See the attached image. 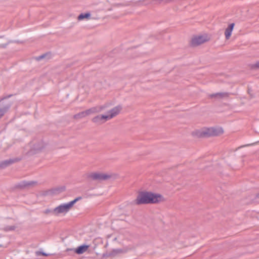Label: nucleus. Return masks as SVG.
I'll list each match as a JSON object with an SVG mask.
<instances>
[{
    "label": "nucleus",
    "instance_id": "f257e3e1",
    "mask_svg": "<svg viewBox=\"0 0 259 259\" xmlns=\"http://www.w3.org/2000/svg\"><path fill=\"white\" fill-rule=\"evenodd\" d=\"M164 201V198L160 194L143 191L139 193L135 203L137 205L158 204Z\"/></svg>",
    "mask_w": 259,
    "mask_h": 259
},
{
    "label": "nucleus",
    "instance_id": "f03ea898",
    "mask_svg": "<svg viewBox=\"0 0 259 259\" xmlns=\"http://www.w3.org/2000/svg\"><path fill=\"white\" fill-rule=\"evenodd\" d=\"M223 133L222 128L214 127L205 128L201 130H197L193 133V135L197 138H208L218 136Z\"/></svg>",
    "mask_w": 259,
    "mask_h": 259
},
{
    "label": "nucleus",
    "instance_id": "7ed1b4c3",
    "mask_svg": "<svg viewBox=\"0 0 259 259\" xmlns=\"http://www.w3.org/2000/svg\"><path fill=\"white\" fill-rule=\"evenodd\" d=\"M89 178L94 181H102L109 179H115L116 175L113 174H104L100 172H93L89 175Z\"/></svg>",
    "mask_w": 259,
    "mask_h": 259
},
{
    "label": "nucleus",
    "instance_id": "20e7f679",
    "mask_svg": "<svg viewBox=\"0 0 259 259\" xmlns=\"http://www.w3.org/2000/svg\"><path fill=\"white\" fill-rule=\"evenodd\" d=\"M72 207V206L70 202L63 203L55 208L52 211L56 215L60 213H65L68 212Z\"/></svg>",
    "mask_w": 259,
    "mask_h": 259
},
{
    "label": "nucleus",
    "instance_id": "39448f33",
    "mask_svg": "<svg viewBox=\"0 0 259 259\" xmlns=\"http://www.w3.org/2000/svg\"><path fill=\"white\" fill-rule=\"evenodd\" d=\"M13 95L11 94L2 98L0 100V108L4 110L6 113L8 111L11 106V103L9 101H7L6 99L11 97Z\"/></svg>",
    "mask_w": 259,
    "mask_h": 259
},
{
    "label": "nucleus",
    "instance_id": "423d86ee",
    "mask_svg": "<svg viewBox=\"0 0 259 259\" xmlns=\"http://www.w3.org/2000/svg\"><path fill=\"white\" fill-rule=\"evenodd\" d=\"M37 182L35 181H23L16 185L15 187L17 188L23 189L25 188H30L36 186Z\"/></svg>",
    "mask_w": 259,
    "mask_h": 259
},
{
    "label": "nucleus",
    "instance_id": "0eeeda50",
    "mask_svg": "<svg viewBox=\"0 0 259 259\" xmlns=\"http://www.w3.org/2000/svg\"><path fill=\"white\" fill-rule=\"evenodd\" d=\"M208 40L203 36H196L192 39L190 45L192 47H197L203 43L206 42Z\"/></svg>",
    "mask_w": 259,
    "mask_h": 259
},
{
    "label": "nucleus",
    "instance_id": "6e6552de",
    "mask_svg": "<svg viewBox=\"0 0 259 259\" xmlns=\"http://www.w3.org/2000/svg\"><path fill=\"white\" fill-rule=\"evenodd\" d=\"M109 106V104H105L102 106H97L95 107L91 108L89 109L85 110V112L87 115L91 114L92 113H98L102 111L103 110H105L106 108Z\"/></svg>",
    "mask_w": 259,
    "mask_h": 259
},
{
    "label": "nucleus",
    "instance_id": "1a4fd4ad",
    "mask_svg": "<svg viewBox=\"0 0 259 259\" xmlns=\"http://www.w3.org/2000/svg\"><path fill=\"white\" fill-rule=\"evenodd\" d=\"M21 160L20 158H14L3 161L0 162V168H4L13 163L17 162Z\"/></svg>",
    "mask_w": 259,
    "mask_h": 259
},
{
    "label": "nucleus",
    "instance_id": "9d476101",
    "mask_svg": "<svg viewBox=\"0 0 259 259\" xmlns=\"http://www.w3.org/2000/svg\"><path fill=\"white\" fill-rule=\"evenodd\" d=\"M90 246L86 244H83L78 246L77 248L74 249H70V250H73L74 252L77 254H81L86 252Z\"/></svg>",
    "mask_w": 259,
    "mask_h": 259
},
{
    "label": "nucleus",
    "instance_id": "9b49d317",
    "mask_svg": "<svg viewBox=\"0 0 259 259\" xmlns=\"http://www.w3.org/2000/svg\"><path fill=\"white\" fill-rule=\"evenodd\" d=\"M234 95V93H228V92H224V93H217L215 94H212L209 95V97L211 98H218L220 99H223L224 98H228L230 95Z\"/></svg>",
    "mask_w": 259,
    "mask_h": 259
},
{
    "label": "nucleus",
    "instance_id": "f8f14e48",
    "mask_svg": "<svg viewBox=\"0 0 259 259\" xmlns=\"http://www.w3.org/2000/svg\"><path fill=\"white\" fill-rule=\"evenodd\" d=\"M235 24L231 23L230 24L228 27L226 29L225 31V35L226 38L228 39L231 35L232 31L234 28Z\"/></svg>",
    "mask_w": 259,
    "mask_h": 259
},
{
    "label": "nucleus",
    "instance_id": "ddd939ff",
    "mask_svg": "<svg viewBox=\"0 0 259 259\" xmlns=\"http://www.w3.org/2000/svg\"><path fill=\"white\" fill-rule=\"evenodd\" d=\"M121 110V107L120 106H116L111 110L108 112V114H109L110 115V118H113L116 116L119 113Z\"/></svg>",
    "mask_w": 259,
    "mask_h": 259
},
{
    "label": "nucleus",
    "instance_id": "4468645a",
    "mask_svg": "<svg viewBox=\"0 0 259 259\" xmlns=\"http://www.w3.org/2000/svg\"><path fill=\"white\" fill-rule=\"evenodd\" d=\"M45 147V144L42 141H40L34 145V149L35 150H40Z\"/></svg>",
    "mask_w": 259,
    "mask_h": 259
},
{
    "label": "nucleus",
    "instance_id": "2eb2a0df",
    "mask_svg": "<svg viewBox=\"0 0 259 259\" xmlns=\"http://www.w3.org/2000/svg\"><path fill=\"white\" fill-rule=\"evenodd\" d=\"M91 16L90 13H81L78 16V20H82L84 18H89Z\"/></svg>",
    "mask_w": 259,
    "mask_h": 259
},
{
    "label": "nucleus",
    "instance_id": "dca6fc26",
    "mask_svg": "<svg viewBox=\"0 0 259 259\" xmlns=\"http://www.w3.org/2000/svg\"><path fill=\"white\" fill-rule=\"evenodd\" d=\"M87 115V114L85 111H84L81 112L78 114L74 115L73 117H74V118H75V119H79V118H81L82 117H84Z\"/></svg>",
    "mask_w": 259,
    "mask_h": 259
},
{
    "label": "nucleus",
    "instance_id": "f3484780",
    "mask_svg": "<svg viewBox=\"0 0 259 259\" xmlns=\"http://www.w3.org/2000/svg\"><path fill=\"white\" fill-rule=\"evenodd\" d=\"M92 121L94 122L97 123H98V124H101V123H102L103 122L102 121L101 119L100 115H97V116H95V117H94L92 119Z\"/></svg>",
    "mask_w": 259,
    "mask_h": 259
},
{
    "label": "nucleus",
    "instance_id": "a211bd4d",
    "mask_svg": "<svg viewBox=\"0 0 259 259\" xmlns=\"http://www.w3.org/2000/svg\"><path fill=\"white\" fill-rule=\"evenodd\" d=\"M122 252V250L120 249H116L113 250L110 253L109 255L111 256H114L116 254Z\"/></svg>",
    "mask_w": 259,
    "mask_h": 259
},
{
    "label": "nucleus",
    "instance_id": "6ab92c4d",
    "mask_svg": "<svg viewBox=\"0 0 259 259\" xmlns=\"http://www.w3.org/2000/svg\"><path fill=\"white\" fill-rule=\"evenodd\" d=\"M250 68L252 69H259V61H257L254 64L250 65Z\"/></svg>",
    "mask_w": 259,
    "mask_h": 259
},
{
    "label": "nucleus",
    "instance_id": "aec40b11",
    "mask_svg": "<svg viewBox=\"0 0 259 259\" xmlns=\"http://www.w3.org/2000/svg\"><path fill=\"white\" fill-rule=\"evenodd\" d=\"M101 119L102 120L106 121L107 120L110 119L111 118H110V115L109 114H108V115H100Z\"/></svg>",
    "mask_w": 259,
    "mask_h": 259
},
{
    "label": "nucleus",
    "instance_id": "412c9836",
    "mask_svg": "<svg viewBox=\"0 0 259 259\" xmlns=\"http://www.w3.org/2000/svg\"><path fill=\"white\" fill-rule=\"evenodd\" d=\"M81 199V197H77L76 198H75V199H74L73 200L69 202L70 203H71V205H72V206H73V205L77 201H78L79 200H80Z\"/></svg>",
    "mask_w": 259,
    "mask_h": 259
},
{
    "label": "nucleus",
    "instance_id": "4be33fe9",
    "mask_svg": "<svg viewBox=\"0 0 259 259\" xmlns=\"http://www.w3.org/2000/svg\"><path fill=\"white\" fill-rule=\"evenodd\" d=\"M15 228L16 227L14 226H8L6 227L5 229L6 231H8L14 230H15Z\"/></svg>",
    "mask_w": 259,
    "mask_h": 259
},
{
    "label": "nucleus",
    "instance_id": "5701e85b",
    "mask_svg": "<svg viewBox=\"0 0 259 259\" xmlns=\"http://www.w3.org/2000/svg\"><path fill=\"white\" fill-rule=\"evenodd\" d=\"M47 56V54H43L42 55H40L36 58V60L38 61H39L44 58H45Z\"/></svg>",
    "mask_w": 259,
    "mask_h": 259
},
{
    "label": "nucleus",
    "instance_id": "b1692460",
    "mask_svg": "<svg viewBox=\"0 0 259 259\" xmlns=\"http://www.w3.org/2000/svg\"><path fill=\"white\" fill-rule=\"evenodd\" d=\"M5 113L6 112L0 108V119L5 115Z\"/></svg>",
    "mask_w": 259,
    "mask_h": 259
},
{
    "label": "nucleus",
    "instance_id": "393cba45",
    "mask_svg": "<svg viewBox=\"0 0 259 259\" xmlns=\"http://www.w3.org/2000/svg\"><path fill=\"white\" fill-rule=\"evenodd\" d=\"M36 254H37V255L42 254V255H44V256H46V255H47V254H46V253H45V252H38V251L36 252Z\"/></svg>",
    "mask_w": 259,
    "mask_h": 259
},
{
    "label": "nucleus",
    "instance_id": "a878e982",
    "mask_svg": "<svg viewBox=\"0 0 259 259\" xmlns=\"http://www.w3.org/2000/svg\"><path fill=\"white\" fill-rule=\"evenodd\" d=\"M53 210H50L49 209H47L46 211H45V213H48L49 212H52L53 213Z\"/></svg>",
    "mask_w": 259,
    "mask_h": 259
},
{
    "label": "nucleus",
    "instance_id": "bb28decb",
    "mask_svg": "<svg viewBox=\"0 0 259 259\" xmlns=\"http://www.w3.org/2000/svg\"><path fill=\"white\" fill-rule=\"evenodd\" d=\"M256 197L257 198H259V193H257V194H256Z\"/></svg>",
    "mask_w": 259,
    "mask_h": 259
}]
</instances>
